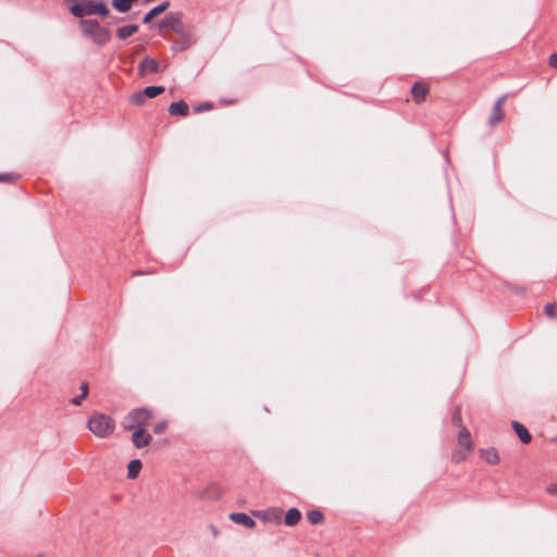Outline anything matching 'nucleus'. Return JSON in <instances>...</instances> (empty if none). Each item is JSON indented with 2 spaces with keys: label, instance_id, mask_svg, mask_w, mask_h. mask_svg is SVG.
I'll return each mask as SVG.
<instances>
[{
  "label": "nucleus",
  "instance_id": "obj_14",
  "mask_svg": "<svg viewBox=\"0 0 557 557\" xmlns=\"http://www.w3.org/2000/svg\"><path fill=\"white\" fill-rule=\"evenodd\" d=\"M137 32H138V25L137 24H128V25L119 27L116 29V36H117L119 39L124 40V39L133 36Z\"/></svg>",
  "mask_w": 557,
  "mask_h": 557
},
{
  "label": "nucleus",
  "instance_id": "obj_25",
  "mask_svg": "<svg viewBox=\"0 0 557 557\" xmlns=\"http://www.w3.org/2000/svg\"><path fill=\"white\" fill-rule=\"evenodd\" d=\"M213 108V104L211 102H202L195 107V112L201 113L205 111H208Z\"/></svg>",
  "mask_w": 557,
  "mask_h": 557
},
{
  "label": "nucleus",
  "instance_id": "obj_1",
  "mask_svg": "<svg viewBox=\"0 0 557 557\" xmlns=\"http://www.w3.org/2000/svg\"><path fill=\"white\" fill-rule=\"evenodd\" d=\"M158 26L160 30H163L165 28L173 29L177 35H180V37L184 39V46H178V44H172V50L175 52L184 51L195 42L193 35L185 30L181 13H169L162 21H160Z\"/></svg>",
  "mask_w": 557,
  "mask_h": 557
},
{
  "label": "nucleus",
  "instance_id": "obj_16",
  "mask_svg": "<svg viewBox=\"0 0 557 557\" xmlns=\"http://www.w3.org/2000/svg\"><path fill=\"white\" fill-rule=\"evenodd\" d=\"M141 461L139 459H133L127 466V476L129 479H136L141 470Z\"/></svg>",
  "mask_w": 557,
  "mask_h": 557
},
{
  "label": "nucleus",
  "instance_id": "obj_20",
  "mask_svg": "<svg viewBox=\"0 0 557 557\" xmlns=\"http://www.w3.org/2000/svg\"><path fill=\"white\" fill-rule=\"evenodd\" d=\"M307 517H308V520L313 524L320 523L323 520V513L319 510L309 511Z\"/></svg>",
  "mask_w": 557,
  "mask_h": 557
},
{
  "label": "nucleus",
  "instance_id": "obj_34",
  "mask_svg": "<svg viewBox=\"0 0 557 557\" xmlns=\"http://www.w3.org/2000/svg\"><path fill=\"white\" fill-rule=\"evenodd\" d=\"M173 44H178V46H184V39L181 37L180 41H173Z\"/></svg>",
  "mask_w": 557,
  "mask_h": 557
},
{
  "label": "nucleus",
  "instance_id": "obj_29",
  "mask_svg": "<svg viewBox=\"0 0 557 557\" xmlns=\"http://www.w3.org/2000/svg\"><path fill=\"white\" fill-rule=\"evenodd\" d=\"M548 63L553 67H557V53H554L549 57Z\"/></svg>",
  "mask_w": 557,
  "mask_h": 557
},
{
  "label": "nucleus",
  "instance_id": "obj_33",
  "mask_svg": "<svg viewBox=\"0 0 557 557\" xmlns=\"http://www.w3.org/2000/svg\"><path fill=\"white\" fill-rule=\"evenodd\" d=\"M122 20H123V18H121V17H114V16H111V17H110V23H119V22H121Z\"/></svg>",
  "mask_w": 557,
  "mask_h": 557
},
{
  "label": "nucleus",
  "instance_id": "obj_31",
  "mask_svg": "<svg viewBox=\"0 0 557 557\" xmlns=\"http://www.w3.org/2000/svg\"><path fill=\"white\" fill-rule=\"evenodd\" d=\"M209 529L214 537H216L219 535V530L216 529V527H214L213 524H210Z\"/></svg>",
  "mask_w": 557,
  "mask_h": 557
},
{
  "label": "nucleus",
  "instance_id": "obj_10",
  "mask_svg": "<svg viewBox=\"0 0 557 557\" xmlns=\"http://www.w3.org/2000/svg\"><path fill=\"white\" fill-rule=\"evenodd\" d=\"M429 92V85L425 83H416L412 86L411 94L417 103L422 102L425 99L426 94Z\"/></svg>",
  "mask_w": 557,
  "mask_h": 557
},
{
  "label": "nucleus",
  "instance_id": "obj_30",
  "mask_svg": "<svg viewBox=\"0 0 557 557\" xmlns=\"http://www.w3.org/2000/svg\"><path fill=\"white\" fill-rule=\"evenodd\" d=\"M495 111H496V113H497V117H496V120H497V121H499V120L502 119V116H503V113H502V107H500V104H499V103L495 107Z\"/></svg>",
  "mask_w": 557,
  "mask_h": 557
},
{
  "label": "nucleus",
  "instance_id": "obj_22",
  "mask_svg": "<svg viewBox=\"0 0 557 557\" xmlns=\"http://www.w3.org/2000/svg\"><path fill=\"white\" fill-rule=\"evenodd\" d=\"M230 520H232L233 522L237 523V524H242L244 525V511L243 512H232L230 516H228Z\"/></svg>",
  "mask_w": 557,
  "mask_h": 557
},
{
  "label": "nucleus",
  "instance_id": "obj_23",
  "mask_svg": "<svg viewBox=\"0 0 557 557\" xmlns=\"http://www.w3.org/2000/svg\"><path fill=\"white\" fill-rule=\"evenodd\" d=\"M20 176L11 173L0 174L1 183H14Z\"/></svg>",
  "mask_w": 557,
  "mask_h": 557
},
{
  "label": "nucleus",
  "instance_id": "obj_27",
  "mask_svg": "<svg viewBox=\"0 0 557 557\" xmlns=\"http://www.w3.org/2000/svg\"><path fill=\"white\" fill-rule=\"evenodd\" d=\"M85 399L84 395H78L71 399V404L74 406H81L82 401Z\"/></svg>",
  "mask_w": 557,
  "mask_h": 557
},
{
  "label": "nucleus",
  "instance_id": "obj_12",
  "mask_svg": "<svg viewBox=\"0 0 557 557\" xmlns=\"http://www.w3.org/2000/svg\"><path fill=\"white\" fill-rule=\"evenodd\" d=\"M169 7H170V2L169 1H164V2L160 3L159 5L152 8L149 12H147L145 14V16L143 18V22L145 24L149 23L152 18H154L159 14L165 12Z\"/></svg>",
  "mask_w": 557,
  "mask_h": 557
},
{
  "label": "nucleus",
  "instance_id": "obj_9",
  "mask_svg": "<svg viewBox=\"0 0 557 557\" xmlns=\"http://www.w3.org/2000/svg\"><path fill=\"white\" fill-rule=\"evenodd\" d=\"M138 69L141 75L146 72L154 74L160 71V65L156 59L147 57L139 63Z\"/></svg>",
  "mask_w": 557,
  "mask_h": 557
},
{
  "label": "nucleus",
  "instance_id": "obj_18",
  "mask_svg": "<svg viewBox=\"0 0 557 557\" xmlns=\"http://www.w3.org/2000/svg\"><path fill=\"white\" fill-rule=\"evenodd\" d=\"M163 86H147L143 89V95H146L147 98H154L164 92Z\"/></svg>",
  "mask_w": 557,
  "mask_h": 557
},
{
  "label": "nucleus",
  "instance_id": "obj_6",
  "mask_svg": "<svg viewBox=\"0 0 557 557\" xmlns=\"http://www.w3.org/2000/svg\"><path fill=\"white\" fill-rule=\"evenodd\" d=\"M152 418V412L144 407L135 408L129 411L122 421V426L125 430H137L138 428H145L148 425Z\"/></svg>",
  "mask_w": 557,
  "mask_h": 557
},
{
  "label": "nucleus",
  "instance_id": "obj_28",
  "mask_svg": "<svg viewBox=\"0 0 557 557\" xmlns=\"http://www.w3.org/2000/svg\"><path fill=\"white\" fill-rule=\"evenodd\" d=\"M81 391H82V394L81 395H84V397L86 398L88 393H89V385L87 382H83L81 384Z\"/></svg>",
  "mask_w": 557,
  "mask_h": 557
},
{
  "label": "nucleus",
  "instance_id": "obj_32",
  "mask_svg": "<svg viewBox=\"0 0 557 557\" xmlns=\"http://www.w3.org/2000/svg\"><path fill=\"white\" fill-rule=\"evenodd\" d=\"M255 522L253 520H251L249 517L246 516V527H253Z\"/></svg>",
  "mask_w": 557,
  "mask_h": 557
},
{
  "label": "nucleus",
  "instance_id": "obj_3",
  "mask_svg": "<svg viewBox=\"0 0 557 557\" xmlns=\"http://www.w3.org/2000/svg\"><path fill=\"white\" fill-rule=\"evenodd\" d=\"M79 28L83 36L91 39V41L98 47L106 46L111 39L110 30L102 27L97 20H81Z\"/></svg>",
  "mask_w": 557,
  "mask_h": 557
},
{
  "label": "nucleus",
  "instance_id": "obj_24",
  "mask_svg": "<svg viewBox=\"0 0 557 557\" xmlns=\"http://www.w3.org/2000/svg\"><path fill=\"white\" fill-rule=\"evenodd\" d=\"M166 428H168V422L165 420H163V421H160L157 424H154L153 432L156 434H162V433H164Z\"/></svg>",
  "mask_w": 557,
  "mask_h": 557
},
{
  "label": "nucleus",
  "instance_id": "obj_4",
  "mask_svg": "<svg viewBox=\"0 0 557 557\" xmlns=\"http://www.w3.org/2000/svg\"><path fill=\"white\" fill-rule=\"evenodd\" d=\"M70 12L75 17L85 20L87 15L109 16V8L102 0H82L70 7Z\"/></svg>",
  "mask_w": 557,
  "mask_h": 557
},
{
  "label": "nucleus",
  "instance_id": "obj_2",
  "mask_svg": "<svg viewBox=\"0 0 557 557\" xmlns=\"http://www.w3.org/2000/svg\"><path fill=\"white\" fill-rule=\"evenodd\" d=\"M453 420L454 423L459 428L457 435V447L455 449L453 458L456 462H460L472 453L474 443L472 441L469 430L461 423V412L459 409L454 413Z\"/></svg>",
  "mask_w": 557,
  "mask_h": 557
},
{
  "label": "nucleus",
  "instance_id": "obj_11",
  "mask_svg": "<svg viewBox=\"0 0 557 557\" xmlns=\"http://www.w3.org/2000/svg\"><path fill=\"white\" fill-rule=\"evenodd\" d=\"M512 428H513L517 436L523 444L531 443L532 436H531L530 432L528 431V429L523 424L515 421V422H512Z\"/></svg>",
  "mask_w": 557,
  "mask_h": 557
},
{
  "label": "nucleus",
  "instance_id": "obj_15",
  "mask_svg": "<svg viewBox=\"0 0 557 557\" xmlns=\"http://www.w3.org/2000/svg\"><path fill=\"white\" fill-rule=\"evenodd\" d=\"M481 457L490 465H497L499 462V456L495 448H486L481 450Z\"/></svg>",
  "mask_w": 557,
  "mask_h": 557
},
{
  "label": "nucleus",
  "instance_id": "obj_19",
  "mask_svg": "<svg viewBox=\"0 0 557 557\" xmlns=\"http://www.w3.org/2000/svg\"><path fill=\"white\" fill-rule=\"evenodd\" d=\"M112 5L121 13L128 12L132 8L129 0H112Z\"/></svg>",
  "mask_w": 557,
  "mask_h": 557
},
{
  "label": "nucleus",
  "instance_id": "obj_7",
  "mask_svg": "<svg viewBox=\"0 0 557 557\" xmlns=\"http://www.w3.org/2000/svg\"><path fill=\"white\" fill-rule=\"evenodd\" d=\"M152 441V436L145 428H138L133 431L132 442L136 448L147 447Z\"/></svg>",
  "mask_w": 557,
  "mask_h": 557
},
{
  "label": "nucleus",
  "instance_id": "obj_5",
  "mask_svg": "<svg viewBox=\"0 0 557 557\" xmlns=\"http://www.w3.org/2000/svg\"><path fill=\"white\" fill-rule=\"evenodd\" d=\"M88 429L100 438L111 435L115 429V421L100 412H94L88 420Z\"/></svg>",
  "mask_w": 557,
  "mask_h": 557
},
{
  "label": "nucleus",
  "instance_id": "obj_13",
  "mask_svg": "<svg viewBox=\"0 0 557 557\" xmlns=\"http://www.w3.org/2000/svg\"><path fill=\"white\" fill-rule=\"evenodd\" d=\"M221 488L216 484H210L200 495L202 499L216 500L221 497Z\"/></svg>",
  "mask_w": 557,
  "mask_h": 557
},
{
  "label": "nucleus",
  "instance_id": "obj_8",
  "mask_svg": "<svg viewBox=\"0 0 557 557\" xmlns=\"http://www.w3.org/2000/svg\"><path fill=\"white\" fill-rule=\"evenodd\" d=\"M172 116L185 117L189 114V107L184 100L172 102L168 109Z\"/></svg>",
  "mask_w": 557,
  "mask_h": 557
},
{
  "label": "nucleus",
  "instance_id": "obj_21",
  "mask_svg": "<svg viewBox=\"0 0 557 557\" xmlns=\"http://www.w3.org/2000/svg\"><path fill=\"white\" fill-rule=\"evenodd\" d=\"M146 98V95H143V90H140L132 95L131 101L136 106H143Z\"/></svg>",
  "mask_w": 557,
  "mask_h": 557
},
{
  "label": "nucleus",
  "instance_id": "obj_26",
  "mask_svg": "<svg viewBox=\"0 0 557 557\" xmlns=\"http://www.w3.org/2000/svg\"><path fill=\"white\" fill-rule=\"evenodd\" d=\"M546 314L550 318H554L555 317V310H556V305L555 304H548L545 306L544 308Z\"/></svg>",
  "mask_w": 557,
  "mask_h": 557
},
{
  "label": "nucleus",
  "instance_id": "obj_17",
  "mask_svg": "<svg viewBox=\"0 0 557 557\" xmlns=\"http://www.w3.org/2000/svg\"><path fill=\"white\" fill-rule=\"evenodd\" d=\"M300 511L298 509H289L285 516V523L287 525H295L300 520Z\"/></svg>",
  "mask_w": 557,
  "mask_h": 557
}]
</instances>
